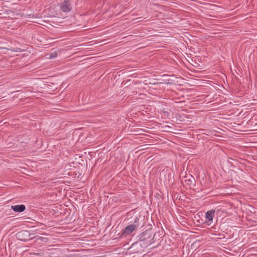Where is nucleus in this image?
Wrapping results in <instances>:
<instances>
[{"label":"nucleus","instance_id":"7ed1b4c3","mask_svg":"<svg viewBox=\"0 0 257 257\" xmlns=\"http://www.w3.org/2000/svg\"><path fill=\"white\" fill-rule=\"evenodd\" d=\"M215 211L213 210H210L207 211L205 215V222L208 224L210 225L212 223L213 218L214 216Z\"/></svg>","mask_w":257,"mask_h":257},{"label":"nucleus","instance_id":"20e7f679","mask_svg":"<svg viewBox=\"0 0 257 257\" xmlns=\"http://www.w3.org/2000/svg\"><path fill=\"white\" fill-rule=\"evenodd\" d=\"M61 9L63 12H69L71 10L70 0H64L61 4Z\"/></svg>","mask_w":257,"mask_h":257},{"label":"nucleus","instance_id":"423d86ee","mask_svg":"<svg viewBox=\"0 0 257 257\" xmlns=\"http://www.w3.org/2000/svg\"><path fill=\"white\" fill-rule=\"evenodd\" d=\"M185 178H186L185 181L188 185H191L193 183V182L194 181V178L192 175H190L188 177L186 176Z\"/></svg>","mask_w":257,"mask_h":257},{"label":"nucleus","instance_id":"39448f33","mask_svg":"<svg viewBox=\"0 0 257 257\" xmlns=\"http://www.w3.org/2000/svg\"><path fill=\"white\" fill-rule=\"evenodd\" d=\"M11 208L14 211L17 212H23L26 209L25 206L23 204L13 205Z\"/></svg>","mask_w":257,"mask_h":257},{"label":"nucleus","instance_id":"0eeeda50","mask_svg":"<svg viewBox=\"0 0 257 257\" xmlns=\"http://www.w3.org/2000/svg\"><path fill=\"white\" fill-rule=\"evenodd\" d=\"M58 56V54H57V52L56 51L55 52H54L53 53H52L49 57H48V58L49 59H54L55 58H56Z\"/></svg>","mask_w":257,"mask_h":257},{"label":"nucleus","instance_id":"f03ea898","mask_svg":"<svg viewBox=\"0 0 257 257\" xmlns=\"http://www.w3.org/2000/svg\"><path fill=\"white\" fill-rule=\"evenodd\" d=\"M140 239L141 241L146 242L147 245H150L153 243L151 235L147 232H143L141 234Z\"/></svg>","mask_w":257,"mask_h":257},{"label":"nucleus","instance_id":"f257e3e1","mask_svg":"<svg viewBox=\"0 0 257 257\" xmlns=\"http://www.w3.org/2000/svg\"><path fill=\"white\" fill-rule=\"evenodd\" d=\"M140 225V218L136 216L132 224L127 226L123 230L122 235L126 236L131 234L135 229L138 228Z\"/></svg>","mask_w":257,"mask_h":257},{"label":"nucleus","instance_id":"6e6552de","mask_svg":"<svg viewBox=\"0 0 257 257\" xmlns=\"http://www.w3.org/2000/svg\"><path fill=\"white\" fill-rule=\"evenodd\" d=\"M13 51H14V52L21 51V49H20V48H16V49H15V50H14Z\"/></svg>","mask_w":257,"mask_h":257}]
</instances>
